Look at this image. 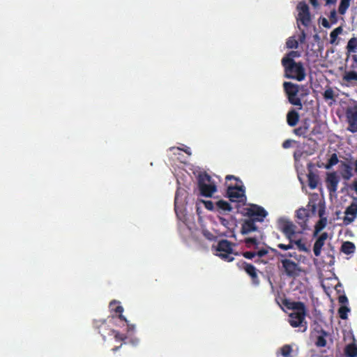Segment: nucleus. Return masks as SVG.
<instances>
[{
    "mask_svg": "<svg viewBox=\"0 0 357 357\" xmlns=\"http://www.w3.org/2000/svg\"><path fill=\"white\" fill-rule=\"evenodd\" d=\"M244 215L248 218L245 219L241 224V233L248 234L252 231H258L256 222H263L268 212L259 205L252 204L250 207L245 208Z\"/></svg>",
    "mask_w": 357,
    "mask_h": 357,
    "instance_id": "f257e3e1",
    "label": "nucleus"
},
{
    "mask_svg": "<svg viewBox=\"0 0 357 357\" xmlns=\"http://www.w3.org/2000/svg\"><path fill=\"white\" fill-rule=\"evenodd\" d=\"M284 69V77L288 79L303 81L305 77V68L301 62H296L291 59H282Z\"/></svg>",
    "mask_w": 357,
    "mask_h": 357,
    "instance_id": "f03ea898",
    "label": "nucleus"
},
{
    "mask_svg": "<svg viewBox=\"0 0 357 357\" xmlns=\"http://www.w3.org/2000/svg\"><path fill=\"white\" fill-rule=\"evenodd\" d=\"M231 180H235L236 183L233 185H227V195L231 202H243L245 199V190L242 184V181L238 177L234 175L228 174L225 177L226 183Z\"/></svg>",
    "mask_w": 357,
    "mask_h": 357,
    "instance_id": "7ed1b4c3",
    "label": "nucleus"
},
{
    "mask_svg": "<svg viewBox=\"0 0 357 357\" xmlns=\"http://www.w3.org/2000/svg\"><path fill=\"white\" fill-rule=\"evenodd\" d=\"M280 266H278L280 273L288 278H296L302 273V268L298 263L283 258L280 259Z\"/></svg>",
    "mask_w": 357,
    "mask_h": 357,
    "instance_id": "20e7f679",
    "label": "nucleus"
},
{
    "mask_svg": "<svg viewBox=\"0 0 357 357\" xmlns=\"http://www.w3.org/2000/svg\"><path fill=\"white\" fill-rule=\"evenodd\" d=\"M283 89L289 102L298 107V109H301L302 100L298 96L299 85L289 82H284L283 83Z\"/></svg>",
    "mask_w": 357,
    "mask_h": 357,
    "instance_id": "39448f33",
    "label": "nucleus"
},
{
    "mask_svg": "<svg viewBox=\"0 0 357 357\" xmlns=\"http://www.w3.org/2000/svg\"><path fill=\"white\" fill-rule=\"evenodd\" d=\"M211 177L207 173L200 174L198 178V186L202 196L211 197L216 192L217 187L214 183H210Z\"/></svg>",
    "mask_w": 357,
    "mask_h": 357,
    "instance_id": "423d86ee",
    "label": "nucleus"
},
{
    "mask_svg": "<svg viewBox=\"0 0 357 357\" xmlns=\"http://www.w3.org/2000/svg\"><path fill=\"white\" fill-rule=\"evenodd\" d=\"M234 244L227 240H220L215 248L216 255L227 262L233 261L234 257L231 255L234 253L233 247Z\"/></svg>",
    "mask_w": 357,
    "mask_h": 357,
    "instance_id": "0eeeda50",
    "label": "nucleus"
},
{
    "mask_svg": "<svg viewBox=\"0 0 357 357\" xmlns=\"http://www.w3.org/2000/svg\"><path fill=\"white\" fill-rule=\"evenodd\" d=\"M278 227L287 238L294 237L296 231V226L289 219L280 218L278 222Z\"/></svg>",
    "mask_w": 357,
    "mask_h": 357,
    "instance_id": "6e6552de",
    "label": "nucleus"
},
{
    "mask_svg": "<svg viewBox=\"0 0 357 357\" xmlns=\"http://www.w3.org/2000/svg\"><path fill=\"white\" fill-rule=\"evenodd\" d=\"M346 121L348 123L347 130L351 132H357V104L348 107L345 111Z\"/></svg>",
    "mask_w": 357,
    "mask_h": 357,
    "instance_id": "1a4fd4ad",
    "label": "nucleus"
},
{
    "mask_svg": "<svg viewBox=\"0 0 357 357\" xmlns=\"http://www.w3.org/2000/svg\"><path fill=\"white\" fill-rule=\"evenodd\" d=\"M306 312H291L289 315V323L293 328H303L301 331L307 330V322L305 319Z\"/></svg>",
    "mask_w": 357,
    "mask_h": 357,
    "instance_id": "9d476101",
    "label": "nucleus"
},
{
    "mask_svg": "<svg viewBox=\"0 0 357 357\" xmlns=\"http://www.w3.org/2000/svg\"><path fill=\"white\" fill-rule=\"evenodd\" d=\"M241 268L251 278L252 284L255 287H258L260 284V280L257 274L258 270L256 267L243 261V264H241Z\"/></svg>",
    "mask_w": 357,
    "mask_h": 357,
    "instance_id": "9b49d317",
    "label": "nucleus"
},
{
    "mask_svg": "<svg viewBox=\"0 0 357 357\" xmlns=\"http://www.w3.org/2000/svg\"><path fill=\"white\" fill-rule=\"evenodd\" d=\"M357 216V203L352 202L344 211L343 224L349 225L352 223Z\"/></svg>",
    "mask_w": 357,
    "mask_h": 357,
    "instance_id": "f8f14e48",
    "label": "nucleus"
},
{
    "mask_svg": "<svg viewBox=\"0 0 357 357\" xmlns=\"http://www.w3.org/2000/svg\"><path fill=\"white\" fill-rule=\"evenodd\" d=\"M339 181L336 172H331L327 174L326 180V188L331 193L336 192Z\"/></svg>",
    "mask_w": 357,
    "mask_h": 357,
    "instance_id": "ddd939ff",
    "label": "nucleus"
},
{
    "mask_svg": "<svg viewBox=\"0 0 357 357\" xmlns=\"http://www.w3.org/2000/svg\"><path fill=\"white\" fill-rule=\"evenodd\" d=\"M296 216L298 220V224L303 229L307 227V222L310 216L309 211L305 208H301L296 211Z\"/></svg>",
    "mask_w": 357,
    "mask_h": 357,
    "instance_id": "4468645a",
    "label": "nucleus"
},
{
    "mask_svg": "<svg viewBox=\"0 0 357 357\" xmlns=\"http://www.w3.org/2000/svg\"><path fill=\"white\" fill-rule=\"evenodd\" d=\"M327 237L328 234L326 232H323L315 241L314 244L313 252L316 257L320 256L321 253V248L324 246L325 240L327 238Z\"/></svg>",
    "mask_w": 357,
    "mask_h": 357,
    "instance_id": "2eb2a0df",
    "label": "nucleus"
},
{
    "mask_svg": "<svg viewBox=\"0 0 357 357\" xmlns=\"http://www.w3.org/2000/svg\"><path fill=\"white\" fill-rule=\"evenodd\" d=\"M286 118L287 124L291 127L296 126L300 120L298 112L294 109H291L287 112Z\"/></svg>",
    "mask_w": 357,
    "mask_h": 357,
    "instance_id": "dca6fc26",
    "label": "nucleus"
},
{
    "mask_svg": "<svg viewBox=\"0 0 357 357\" xmlns=\"http://www.w3.org/2000/svg\"><path fill=\"white\" fill-rule=\"evenodd\" d=\"M109 308L112 312L119 314L118 317L120 320L124 321L125 323H128L126 318L122 315L123 312V307L120 305L119 301L114 300L109 303Z\"/></svg>",
    "mask_w": 357,
    "mask_h": 357,
    "instance_id": "f3484780",
    "label": "nucleus"
},
{
    "mask_svg": "<svg viewBox=\"0 0 357 357\" xmlns=\"http://www.w3.org/2000/svg\"><path fill=\"white\" fill-rule=\"evenodd\" d=\"M287 307L294 310V312H306V308L302 301H291Z\"/></svg>",
    "mask_w": 357,
    "mask_h": 357,
    "instance_id": "a211bd4d",
    "label": "nucleus"
},
{
    "mask_svg": "<svg viewBox=\"0 0 357 357\" xmlns=\"http://www.w3.org/2000/svg\"><path fill=\"white\" fill-rule=\"evenodd\" d=\"M322 96L325 101L331 100L330 105H332L333 102H335V98L337 96L335 94V91L331 87H328L323 92Z\"/></svg>",
    "mask_w": 357,
    "mask_h": 357,
    "instance_id": "6ab92c4d",
    "label": "nucleus"
},
{
    "mask_svg": "<svg viewBox=\"0 0 357 357\" xmlns=\"http://www.w3.org/2000/svg\"><path fill=\"white\" fill-rule=\"evenodd\" d=\"M308 186L310 189H315L319 183V176L312 171L307 174Z\"/></svg>",
    "mask_w": 357,
    "mask_h": 357,
    "instance_id": "aec40b11",
    "label": "nucleus"
},
{
    "mask_svg": "<svg viewBox=\"0 0 357 357\" xmlns=\"http://www.w3.org/2000/svg\"><path fill=\"white\" fill-rule=\"evenodd\" d=\"M345 357H357V345L356 343H349L344 350Z\"/></svg>",
    "mask_w": 357,
    "mask_h": 357,
    "instance_id": "412c9836",
    "label": "nucleus"
},
{
    "mask_svg": "<svg viewBox=\"0 0 357 357\" xmlns=\"http://www.w3.org/2000/svg\"><path fill=\"white\" fill-rule=\"evenodd\" d=\"M279 353L283 357H294V351L292 347L289 344H284L282 347H280V351L277 353L278 355Z\"/></svg>",
    "mask_w": 357,
    "mask_h": 357,
    "instance_id": "4be33fe9",
    "label": "nucleus"
},
{
    "mask_svg": "<svg viewBox=\"0 0 357 357\" xmlns=\"http://www.w3.org/2000/svg\"><path fill=\"white\" fill-rule=\"evenodd\" d=\"M352 167L350 165L342 162V176L344 179H349L352 176Z\"/></svg>",
    "mask_w": 357,
    "mask_h": 357,
    "instance_id": "5701e85b",
    "label": "nucleus"
},
{
    "mask_svg": "<svg viewBox=\"0 0 357 357\" xmlns=\"http://www.w3.org/2000/svg\"><path fill=\"white\" fill-rule=\"evenodd\" d=\"M341 250L347 255L354 253L356 250L355 245L349 241H346L342 245Z\"/></svg>",
    "mask_w": 357,
    "mask_h": 357,
    "instance_id": "b1692460",
    "label": "nucleus"
},
{
    "mask_svg": "<svg viewBox=\"0 0 357 357\" xmlns=\"http://www.w3.org/2000/svg\"><path fill=\"white\" fill-rule=\"evenodd\" d=\"M343 80L350 82L352 81L357 82V71L356 70H349L344 73L343 75Z\"/></svg>",
    "mask_w": 357,
    "mask_h": 357,
    "instance_id": "393cba45",
    "label": "nucleus"
},
{
    "mask_svg": "<svg viewBox=\"0 0 357 357\" xmlns=\"http://www.w3.org/2000/svg\"><path fill=\"white\" fill-rule=\"evenodd\" d=\"M342 33V26H340L334 29L330 34V43L331 44L335 43L337 37L340 34Z\"/></svg>",
    "mask_w": 357,
    "mask_h": 357,
    "instance_id": "a878e982",
    "label": "nucleus"
},
{
    "mask_svg": "<svg viewBox=\"0 0 357 357\" xmlns=\"http://www.w3.org/2000/svg\"><path fill=\"white\" fill-rule=\"evenodd\" d=\"M346 48L349 52L356 54L357 52V38H351L349 40Z\"/></svg>",
    "mask_w": 357,
    "mask_h": 357,
    "instance_id": "bb28decb",
    "label": "nucleus"
},
{
    "mask_svg": "<svg viewBox=\"0 0 357 357\" xmlns=\"http://www.w3.org/2000/svg\"><path fill=\"white\" fill-rule=\"evenodd\" d=\"M327 224L326 218H322L316 224L314 227V235H317L321 230H323Z\"/></svg>",
    "mask_w": 357,
    "mask_h": 357,
    "instance_id": "cd10ccee",
    "label": "nucleus"
},
{
    "mask_svg": "<svg viewBox=\"0 0 357 357\" xmlns=\"http://www.w3.org/2000/svg\"><path fill=\"white\" fill-rule=\"evenodd\" d=\"M339 162L337 155L335 153L331 154L328 162L325 165L324 167L326 169H331L333 166L336 165Z\"/></svg>",
    "mask_w": 357,
    "mask_h": 357,
    "instance_id": "c85d7f7f",
    "label": "nucleus"
},
{
    "mask_svg": "<svg viewBox=\"0 0 357 357\" xmlns=\"http://www.w3.org/2000/svg\"><path fill=\"white\" fill-rule=\"evenodd\" d=\"M351 1V0H341L340 1L339 8H338V12L340 15H344L346 13L347 10L348 9V8L350 6Z\"/></svg>",
    "mask_w": 357,
    "mask_h": 357,
    "instance_id": "c756f323",
    "label": "nucleus"
},
{
    "mask_svg": "<svg viewBox=\"0 0 357 357\" xmlns=\"http://www.w3.org/2000/svg\"><path fill=\"white\" fill-rule=\"evenodd\" d=\"M216 206L222 211H231L232 209L230 204L223 200L218 201Z\"/></svg>",
    "mask_w": 357,
    "mask_h": 357,
    "instance_id": "7c9ffc66",
    "label": "nucleus"
},
{
    "mask_svg": "<svg viewBox=\"0 0 357 357\" xmlns=\"http://www.w3.org/2000/svg\"><path fill=\"white\" fill-rule=\"evenodd\" d=\"M243 242L248 248H250L252 245L257 246L259 244L257 237H247L243 240Z\"/></svg>",
    "mask_w": 357,
    "mask_h": 357,
    "instance_id": "2f4dec72",
    "label": "nucleus"
},
{
    "mask_svg": "<svg viewBox=\"0 0 357 357\" xmlns=\"http://www.w3.org/2000/svg\"><path fill=\"white\" fill-rule=\"evenodd\" d=\"M308 130V126L307 124L303 125V126H300L294 130V132L296 136H303L305 137L306 133Z\"/></svg>",
    "mask_w": 357,
    "mask_h": 357,
    "instance_id": "473e14b6",
    "label": "nucleus"
},
{
    "mask_svg": "<svg viewBox=\"0 0 357 357\" xmlns=\"http://www.w3.org/2000/svg\"><path fill=\"white\" fill-rule=\"evenodd\" d=\"M298 20L303 25L307 26L311 21L310 14L307 13V15H306L305 14L298 13Z\"/></svg>",
    "mask_w": 357,
    "mask_h": 357,
    "instance_id": "72a5a7b5",
    "label": "nucleus"
},
{
    "mask_svg": "<svg viewBox=\"0 0 357 357\" xmlns=\"http://www.w3.org/2000/svg\"><path fill=\"white\" fill-rule=\"evenodd\" d=\"M322 335H319L317 338L315 344L318 347H324L326 345V340L325 339L324 335H326V333L324 331H322Z\"/></svg>",
    "mask_w": 357,
    "mask_h": 357,
    "instance_id": "f704fd0d",
    "label": "nucleus"
},
{
    "mask_svg": "<svg viewBox=\"0 0 357 357\" xmlns=\"http://www.w3.org/2000/svg\"><path fill=\"white\" fill-rule=\"evenodd\" d=\"M286 46L287 48L296 49L298 47V41L295 38V37H289L287 40Z\"/></svg>",
    "mask_w": 357,
    "mask_h": 357,
    "instance_id": "c9c22d12",
    "label": "nucleus"
},
{
    "mask_svg": "<svg viewBox=\"0 0 357 357\" xmlns=\"http://www.w3.org/2000/svg\"><path fill=\"white\" fill-rule=\"evenodd\" d=\"M297 8L299 10V13L305 14L306 15H307V13H310L309 7L304 1H301L297 6Z\"/></svg>",
    "mask_w": 357,
    "mask_h": 357,
    "instance_id": "e433bc0d",
    "label": "nucleus"
},
{
    "mask_svg": "<svg viewBox=\"0 0 357 357\" xmlns=\"http://www.w3.org/2000/svg\"><path fill=\"white\" fill-rule=\"evenodd\" d=\"M294 237H291L290 238H287L289 240V244L287 245H285V244H282V243H280L278 245V247L280 248V249H282L283 250H291V249H293L294 248V240L293 238Z\"/></svg>",
    "mask_w": 357,
    "mask_h": 357,
    "instance_id": "4c0bfd02",
    "label": "nucleus"
},
{
    "mask_svg": "<svg viewBox=\"0 0 357 357\" xmlns=\"http://www.w3.org/2000/svg\"><path fill=\"white\" fill-rule=\"evenodd\" d=\"M271 250L276 256L280 257V259L295 257V254H296V252H294V253L288 252V253L282 254V252H278L276 249L271 248Z\"/></svg>",
    "mask_w": 357,
    "mask_h": 357,
    "instance_id": "58836bf2",
    "label": "nucleus"
},
{
    "mask_svg": "<svg viewBox=\"0 0 357 357\" xmlns=\"http://www.w3.org/2000/svg\"><path fill=\"white\" fill-rule=\"evenodd\" d=\"M349 312V309L346 306H341L338 310V314L342 319H346L347 318V313Z\"/></svg>",
    "mask_w": 357,
    "mask_h": 357,
    "instance_id": "ea45409f",
    "label": "nucleus"
},
{
    "mask_svg": "<svg viewBox=\"0 0 357 357\" xmlns=\"http://www.w3.org/2000/svg\"><path fill=\"white\" fill-rule=\"evenodd\" d=\"M301 56L300 52H296V50H291L289 52L287 56L283 57L282 59H291L298 58Z\"/></svg>",
    "mask_w": 357,
    "mask_h": 357,
    "instance_id": "a19ab883",
    "label": "nucleus"
},
{
    "mask_svg": "<svg viewBox=\"0 0 357 357\" xmlns=\"http://www.w3.org/2000/svg\"><path fill=\"white\" fill-rule=\"evenodd\" d=\"M294 244L298 247L301 251H307L305 245L302 242V240H294Z\"/></svg>",
    "mask_w": 357,
    "mask_h": 357,
    "instance_id": "79ce46f5",
    "label": "nucleus"
},
{
    "mask_svg": "<svg viewBox=\"0 0 357 357\" xmlns=\"http://www.w3.org/2000/svg\"><path fill=\"white\" fill-rule=\"evenodd\" d=\"M329 19L332 24H335L337 22L338 19L337 16V13L335 10H332L330 13Z\"/></svg>",
    "mask_w": 357,
    "mask_h": 357,
    "instance_id": "37998d69",
    "label": "nucleus"
},
{
    "mask_svg": "<svg viewBox=\"0 0 357 357\" xmlns=\"http://www.w3.org/2000/svg\"><path fill=\"white\" fill-rule=\"evenodd\" d=\"M243 256L247 259H252L256 256V252L247 251L243 252Z\"/></svg>",
    "mask_w": 357,
    "mask_h": 357,
    "instance_id": "c03bdc74",
    "label": "nucleus"
},
{
    "mask_svg": "<svg viewBox=\"0 0 357 357\" xmlns=\"http://www.w3.org/2000/svg\"><path fill=\"white\" fill-rule=\"evenodd\" d=\"M205 208L208 210L212 211L214 208V204L211 201L203 202Z\"/></svg>",
    "mask_w": 357,
    "mask_h": 357,
    "instance_id": "a18cd8bd",
    "label": "nucleus"
},
{
    "mask_svg": "<svg viewBox=\"0 0 357 357\" xmlns=\"http://www.w3.org/2000/svg\"><path fill=\"white\" fill-rule=\"evenodd\" d=\"M325 206L324 204H319V215L320 217V218H326L324 216V214H325Z\"/></svg>",
    "mask_w": 357,
    "mask_h": 357,
    "instance_id": "49530a36",
    "label": "nucleus"
},
{
    "mask_svg": "<svg viewBox=\"0 0 357 357\" xmlns=\"http://www.w3.org/2000/svg\"><path fill=\"white\" fill-rule=\"evenodd\" d=\"M112 333L114 334V337L116 340H123L124 338L126 337L124 335L120 333L118 331H110Z\"/></svg>",
    "mask_w": 357,
    "mask_h": 357,
    "instance_id": "de8ad7c7",
    "label": "nucleus"
},
{
    "mask_svg": "<svg viewBox=\"0 0 357 357\" xmlns=\"http://www.w3.org/2000/svg\"><path fill=\"white\" fill-rule=\"evenodd\" d=\"M292 141L290 139H287L284 142H283L282 146L284 149H288L291 146Z\"/></svg>",
    "mask_w": 357,
    "mask_h": 357,
    "instance_id": "09e8293b",
    "label": "nucleus"
},
{
    "mask_svg": "<svg viewBox=\"0 0 357 357\" xmlns=\"http://www.w3.org/2000/svg\"><path fill=\"white\" fill-rule=\"evenodd\" d=\"M268 253V251L265 249H261L258 252H256V256H259L260 257H262L263 256L266 255Z\"/></svg>",
    "mask_w": 357,
    "mask_h": 357,
    "instance_id": "8fccbe9b",
    "label": "nucleus"
},
{
    "mask_svg": "<svg viewBox=\"0 0 357 357\" xmlns=\"http://www.w3.org/2000/svg\"><path fill=\"white\" fill-rule=\"evenodd\" d=\"M305 40V31H303L301 32V34L299 36V38H298V43H303Z\"/></svg>",
    "mask_w": 357,
    "mask_h": 357,
    "instance_id": "3c124183",
    "label": "nucleus"
},
{
    "mask_svg": "<svg viewBox=\"0 0 357 357\" xmlns=\"http://www.w3.org/2000/svg\"><path fill=\"white\" fill-rule=\"evenodd\" d=\"M307 207H309L310 208V210L313 214H315V213L317 211V206L315 204H310L309 203V204L307 205Z\"/></svg>",
    "mask_w": 357,
    "mask_h": 357,
    "instance_id": "603ef678",
    "label": "nucleus"
},
{
    "mask_svg": "<svg viewBox=\"0 0 357 357\" xmlns=\"http://www.w3.org/2000/svg\"><path fill=\"white\" fill-rule=\"evenodd\" d=\"M322 25L325 28H330L331 27V24L329 23V22L326 19V18H323L322 19Z\"/></svg>",
    "mask_w": 357,
    "mask_h": 357,
    "instance_id": "864d4df0",
    "label": "nucleus"
},
{
    "mask_svg": "<svg viewBox=\"0 0 357 357\" xmlns=\"http://www.w3.org/2000/svg\"><path fill=\"white\" fill-rule=\"evenodd\" d=\"M310 3L314 7H317L319 6L318 0H309Z\"/></svg>",
    "mask_w": 357,
    "mask_h": 357,
    "instance_id": "5fc2aeb1",
    "label": "nucleus"
},
{
    "mask_svg": "<svg viewBox=\"0 0 357 357\" xmlns=\"http://www.w3.org/2000/svg\"><path fill=\"white\" fill-rule=\"evenodd\" d=\"M326 5L335 4L337 0H324Z\"/></svg>",
    "mask_w": 357,
    "mask_h": 357,
    "instance_id": "6e6d98bb",
    "label": "nucleus"
},
{
    "mask_svg": "<svg viewBox=\"0 0 357 357\" xmlns=\"http://www.w3.org/2000/svg\"><path fill=\"white\" fill-rule=\"evenodd\" d=\"M355 167V172L357 173V160L354 162Z\"/></svg>",
    "mask_w": 357,
    "mask_h": 357,
    "instance_id": "4d7b16f0",
    "label": "nucleus"
},
{
    "mask_svg": "<svg viewBox=\"0 0 357 357\" xmlns=\"http://www.w3.org/2000/svg\"><path fill=\"white\" fill-rule=\"evenodd\" d=\"M340 301L341 302H342L343 301H347V298H346V296H341V297L340 298Z\"/></svg>",
    "mask_w": 357,
    "mask_h": 357,
    "instance_id": "13d9d810",
    "label": "nucleus"
},
{
    "mask_svg": "<svg viewBox=\"0 0 357 357\" xmlns=\"http://www.w3.org/2000/svg\"><path fill=\"white\" fill-rule=\"evenodd\" d=\"M120 347H121V346L120 347H116L112 349V351L114 352H116V351H118Z\"/></svg>",
    "mask_w": 357,
    "mask_h": 357,
    "instance_id": "bf43d9fd",
    "label": "nucleus"
},
{
    "mask_svg": "<svg viewBox=\"0 0 357 357\" xmlns=\"http://www.w3.org/2000/svg\"><path fill=\"white\" fill-rule=\"evenodd\" d=\"M128 330H134V328H135L134 326H129V325H128Z\"/></svg>",
    "mask_w": 357,
    "mask_h": 357,
    "instance_id": "052dcab7",
    "label": "nucleus"
},
{
    "mask_svg": "<svg viewBox=\"0 0 357 357\" xmlns=\"http://www.w3.org/2000/svg\"><path fill=\"white\" fill-rule=\"evenodd\" d=\"M183 151L187 153H189V154L190 153V152H188V151L187 149H184Z\"/></svg>",
    "mask_w": 357,
    "mask_h": 357,
    "instance_id": "680f3d73",
    "label": "nucleus"
},
{
    "mask_svg": "<svg viewBox=\"0 0 357 357\" xmlns=\"http://www.w3.org/2000/svg\"><path fill=\"white\" fill-rule=\"evenodd\" d=\"M105 325L104 324H102L101 326H100V328H105Z\"/></svg>",
    "mask_w": 357,
    "mask_h": 357,
    "instance_id": "e2e57ef3",
    "label": "nucleus"
}]
</instances>
